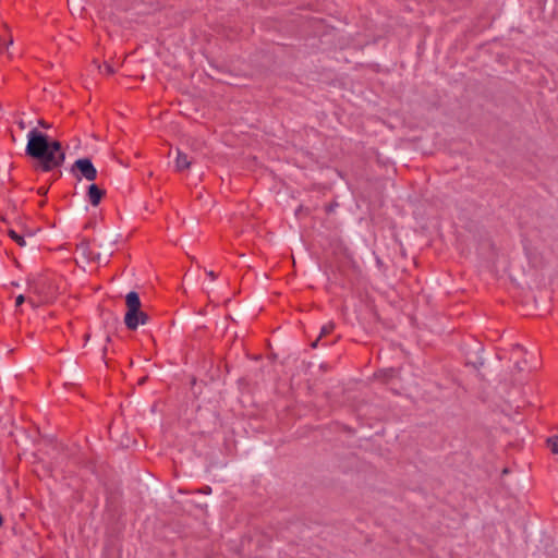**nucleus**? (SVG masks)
<instances>
[{"instance_id":"obj_1","label":"nucleus","mask_w":558,"mask_h":558,"mask_svg":"<svg viewBox=\"0 0 558 558\" xmlns=\"http://www.w3.org/2000/svg\"><path fill=\"white\" fill-rule=\"evenodd\" d=\"M26 154L37 159L46 172L60 167L65 159L61 143L49 142L48 136L37 129H32L27 134Z\"/></svg>"},{"instance_id":"obj_2","label":"nucleus","mask_w":558,"mask_h":558,"mask_svg":"<svg viewBox=\"0 0 558 558\" xmlns=\"http://www.w3.org/2000/svg\"><path fill=\"white\" fill-rule=\"evenodd\" d=\"M26 154L37 159L46 172L60 167L65 159L61 143L49 142L48 136L37 129H32L27 134Z\"/></svg>"},{"instance_id":"obj_3","label":"nucleus","mask_w":558,"mask_h":558,"mask_svg":"<svg viewBox=\"0 0 558 558\" xmlns=\"http://www.w3.org/2000/svg\"><path fill=\"white\" fill-rule=\"evenodd\" d=\"M126 313L124 316V324L128 329L136 330L140 325H145L148 322V315L141 311V299L137 292L131 291L125 295Z\"/></svg>"},{"instance_id":"obj_4","label":"nucleus","mask_w":558,"mask_h":558,"mask_svg":"<svg viewBox=\"0 0 558 558\" xmlns=\"http://www.w3.org/2000/svg\"><path fill=\"white\" fill-rule=\"evenodd\" d=\"M71 171L77 180L85 178L88 181H94L97 178V169L89 158H80L72 166Z\"/></svg>"},{"instance_id":"obj_5","label":"nucleus","mask_w":558,"mask_h":558,"mask_svg":"<svg viewBox=\"0 0 558 558\" xmlns=\"http://www.w3.org/2000/svg\"><path fill=\"white\" fill-rule=\"evenodd\" d=\"M104 195L105 191L101 190L97 184H90L88 186L87 198L93 206H97L100 203Z\"/></svg>"},{"instance_id":"obj_6","label":"nucleus","mask_w":558,"mask_h":558,"mask_svg":"<svg viewBox=\"0 0 558 558\" xmlns=\"http://www.w3.org/2000/svg\"><path fill=\"white\" fill-rule=\"evenodd\" d=\"M192 161L189 156L181 150H178V155L175 158V169L178 171H184L191 167Z\"/></svg>"},{"instance_id":"obj_7","label":"nucleus","mask_w":558,"mask_h":558,"mask_svg":"<svg viewBox=\"0 0 558 558\" xmlns=\"http://www.w3.org/2000/svg\"><path fill=\"white\" fill-rule=\"evenodd\" d=\"M335 330V324L332 322H329L327 324H325L322 328H320V332H319V336L318 338L312 343V348H317L318 347V343L328 335H330L332 331Z\"/></svg>"},{"instance_id":"obj_8","label":"nucleus","mask_w":558,"mask_h":558,"mask_svg":"<svg viewBox=\"0 0 558 558\" xmlns=\"http://www.w3.org/2000/svg\"><path fill=\"white\" fill-rule=\"evenodd\" d=\"M8 235L21 247L26 245V241L23 235L19 234L15 230L9 229Z\"/></svg>"},{"instance_id":"obj_9","label":"nucleus","mask_w":558,"mask_h":558,"mask_svg":"<svg viewBox=\"0 0 558 558\" xmlns=\"http://www.w3.org/2000/svg\"><path fill=\"white\" fill-rule=\"evenodd\" d=\"M547 445L553 453L558 454V435L548 438Z\"/></svg>"},{"instance_id":"obj_10","label":"nucleus","mask_w":558,"mask_h":558,"mask_svg":"<svg viewBox=\"0 0 558 558\" xmlns=\"http://www.w3.org/2000/svg\"><path fill=\"white\" fill-rule=\"evenodd\" d=\"M105 74L107 75H111L114 73V70L112 68V65L108 64V63H105L104 65V70H101Z\"/></svg>"},{"instance_id":"obj_11","label":"nucleus","mask_w":558,"mask_h":558,"mask_svg":"<svg viewBox=\"0 0 558 558\" xmlns=\"http://www.w3.org/2000/svg\"><path fill=\"white\" fill-rule=\"evenodd\" d=\"M12 43H13V41H12V39H10L9 41H7L4 38H2V37L0 36V51H2V49H3L5 46H8V45H10V44H12Z\"/></svg>"},{"instance_id":"obj_12","label":"nucleus","mask_w":558,"mask_h":558,"mask_svg":"<svg viewBox=\"0 0 558 558\" xmlns=\"http://www.w3.org/2000/svg\"><path fill=\"white\" fill-rule=\"evenodd\" d=\"M24 302H25V296L23 294H20V295L16 296V299H15V305L16 306L22 305Z\"/></svg>"},{"instance_id":"obj_13","label":"nucleus","mask_w":558,"mask_h":558,"mask_svg":"<svg viewBox=\"0 0 558 558\" xmlns=\"http://www.w3.org/2000/svg\"><path fill=\"white\" fill-rule=\"evenodd\" d=\"M48 192V189L45 187V186H41L38 189V194L41 195V196H45Z\"/></svg>"},{"instance_id":"obj_14","label":"nucleus","mask_w":558,"mask_h":558,"mask_svg":"<svg viewBox=\"0 0 558 558\" xmlns=\"http://www.w3.org/2000/svg\"><path fill=\"white\" fill-rule=\"evenodd\" d=\"M206 274L211 280H215L217 278L216 272H214L213 270H209Z\"/></svg>"},{"instance_id":"obj_15","label":"nucleus","mask_w":558,"mask_h":558,"mask_svg":"<svg viewBox=\"0 0 558 558\" xmlns=\"http://www.w3.org/2000/svg\"><path fill=\"white\" fill-rule=\"evenodd\" d=\"M39 124H40L43 128H46V129H47V128H49V125H48L45 121H43V120H40V121H39Z\"/></svg>"},{"instance_id":"obj_16","label":"nucleus","mask_w":558,"mask_h":558,"mask_svg":"<svg viewBox=\"0 0 558 558\" xmlns=\"http://www.w3.org/2000/svg\"><path fill=\"white\" fill-rule=\"evenodd\" d=\"M515 349H518V350H520V351H522V350H523V348H522L521 345H519V344H517V345H515Z\"/></svg>"},{"instance_id":"obj_17","label":"nucleus","mask_w":558,"mask_h":558,"mask_svg":"<svg viewBox=\"0 0 558 558\" xmlns=\"http://www.w3.org/2000/svg\"><path fill=\"white\" fill-rule=\"evenodd\" d=\"M204 493H208L210 492V487H207L206 489L203 490Z\"/></svg>"}]
</instances>
